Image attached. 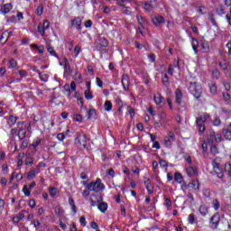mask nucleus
<instances>
[{"mask_svg":"<svg viewBox=\"0 0 231 231\" xmlns=\"http://www.w3.org/2000/svg\"><path fill=\"white\" fill-rule=\"evenodd\" d=\"M189 89L191 95L195 97V98H201V94L203 93V88H201V85L196 82H190Z\"/></svg>","mask_w":231,"mask_h":231,"instance_id":"obj_1","label":"nucleus"},{"mask_svg":"<svg viewBox=\"0 0 231 231\" xmlns=\"http://www.w3.org/2000/svg\"><path fill=\"white\" fill-rule=\"evenodd\" d=\"M104 189V184H102L100 179H97L96 182H91L88 186V190H92L94 192H100Z\"/></svg>","mask_w":231,"mask_h":231,"instance_id":"obj_2","label":"nucleus"},{"mask_svg":"<svg viewBox=\"0 0 231 231\" xmlns=\"http://www.w3.org/2000/svg\"><path fill=\"white\" fill-rule=\"evenodd\" d=\"M219 221H221V216L219 213H216L210 218V227L213 230H217V226H219Z\"/></svg>","mask_w":231,"mask_h":231,"instance_id":"obj_3","label":"nucleus"},{"mask_svg":"<svg viewBox=\"0 0 231 231\" xmlns=\"http://www.w3.org/2000/svg\"><path fill=\"white\" fill-rule=\"evenodd\" d=\"M222 136L221 134H216V132H211L208 136V143H218V142H221Z\"/></svg>","mask_w":231,"mask_h":231,"instance_id":"obj_4","label":"nucleus"},{"mask_svg":"<svg viewBox=\"0 0 231 231\" xmlns=\"http://www.w3.org/2000/svg\"><path fill=\"white\" fill-rule=\"evenodd\" d=\"M88 136L86 134H79L77 138L76 141L78 142V145L79 149H86L88 145Z\"/></svg>","mask_w":231,"mask_h":231,"instance_id":"obj_5","label":"nucleus"},{"mask_svg":"<svg viewBox=\"0 0 231 231\" xmlns=\"http://www.w3.org/2000/svg\"><path fill=\"white\" fill-rule=\"evenodd\" d=\"M154 26H162L165 23V18L160 14H157L152 18Z\"/></svg>","mask_w":231,"mask_h":231,"instance_id":"obj_6","label":"nucleus"},{"mask_svg":"<svg viewBox=\"0 0 231 231\" xmlns=\"http://www.w3.org/2000/svg\"><path fill=\"white\" fill-rule=\"evenodd\" d=\"M48 28H50V22L48 20H45L43 23H39L38 32L41 33V35H44Z\"/></svg>","mask_w":231,"mask_h":231,"instance_id":"obj_7","label":"nucleus"},{"mask_svg":"<svg viewBox=\"0 0 231 231\" xmlns=\"http://www.w3.org/2000/svg\"><path fill=\"white\" fill-rule=\"evenodd\" d=\"M206 121V116L197 118V125L199 126V133H205V125L203 123Z\"/></svg>","mask_w":231,"mask_h":231,"instance_id":"obj_8","label":"nucleus"},{"mask_svg":"<svg viewBox=\"0 0 231 231\" xmlns=\"http://www.w3.org/2000/svg\"><path fill=\"white\" fill-rule=\"evenodd\" d=\"M137 21H138V23L140 24L139 32L140 33H142V35H143V32L142 31V29L145 26V24H147V21L145 20L144 17H143L140 14H137Z\"/></svg>","mask_w":231,"mask_h":231,"instance_id":"obj_9","label":"nucleus"},{"mask_svg":"<svg viewBox=\"0 0 231 231\" xmlns=\"http://www.w3.org/2000/svg\"><path fill=\"white\" fill-rule=\"evenodd\" d=\"M121 82L124 89L125 91H129V86H130L129 76L124 74L121 79Z\"/></svg>","mask_w":231,"mask_h":231,"instance_id":"obj_10","label":"nucleus"},{"mask_svg":"<svg viewBox=\"0 0 231 231\" xmlns=\"http://www.w3.org/2000/svg\"><path fill=\"white\" fill-rule=\"evenodd\" d=\"M182 100H183V94L181 93V90L180 88H177L175 91V102L180 106Z\"/></svg>","mask_w":231,"mask_h":231,"instance_id":"obj_11","label":"nucleus"},{"mask_svg":"<svg viewBox=\"0 0 231 231\" xmlns=\"http://www.w3.org/2000/svg\"><path fill=\"white\" fill-rule=\"evenodd\" d=\"M145 188L148 191V194H152L154 192V187H152V184L151 183V179L146 178L144 180Z\"/></svg>","mask_w":231,"mask_h":231,"instance_id":"obj_12","label":"nucleus"},{"mask_svg":"<svg viewBox=\"0 0 231 231\" xmlns=\"http://www.w3.org/2000/svg\"><path fill=\"white\" fill-rule=\"evenodd\" d=\"M154 102L159 107H163V97L162 95L157 94L154 96Z\"/></svg>","mask_w":231,"mask_h":231,"instance_id":"obj_13","label":"nucleus"},{"mask_svg":"<svg viewBox=\"0 0 231 231\" xmlns=\"http://www.w3.org/2000/svg\"><path fill=\"white\" fill-rule=\"evenodd\" d=\"M186 172L189 178H192L193 176H198V171L194 169V167L189 166L186 169Z\"/></svg>","mask_w":231,"mask_h":231,"instance_id":"obj_14","label":"nucleus"},{"mask_svg":"<svg viewBox=\"0 0 231 231\" xmlns=\"http://www.w3.org/2000/svg\"><path fill=\"white\" fill-rule=\"evenodd\" d=\"M13 5L12 4H5L4 5H2L0 12L1 14H9L10 10H12Z\"/></svg>","mask_w":231,"mask_h":231,"instance_id":"obj_15","label":"nucleus"},{"mask_svg":"<svg viewBox=\"0 0 231 231\" xmlns=\"http://www.w3.org/2000/svg\"><path fill=\"white\" fill-rule=\"evenodd\" d=\"M82 24V20H80V18H75L72 21V26L74 28H76L77 30H81L82 28L80 27V25Z\"/></svg>","mask_w":231,"mask_h":231,"instance_id":"obj_16","label":"nucleus"},{"mask_svg":"<svg viewBox=\"0 0 231 231\" xmlns=\"http://www.w3.org/2000/svg\"><path fill=\"white\" fill-rule=\"evenodd\" d=\"M222 134L226 140H231V130L228 127L222 130Z\"/></svg>","mask_w":231,"mask_h":231,"instance_id":"obj_17","label":"nucleus"},{"mask_svg":"<svg viewBox=\"0 0 231 231\" xmlns=\"http://www.w3.org/2000/svg\"><path fill=\"white\" fill-rule=\"evenodd\" d=\"M199 211L201 214V216H207V214H208V208L205 205H202L199 207Z\"/></svg>","mask_w":231,"mask_h":231,"instance_id":"obj_18","label":"nucleus"},{"mask_svg":"<svg viewBox=\"0 0 231 231\" xmlns=\"http://www.w3.org/2000/svg\"><path fill=\"white\" fill-rule=\"evenodd\" d=\"M97 208L98 210H100V212H106V210H107V203L106 202H101L97 205Z\"/></svg>","mask_w":231,"mask_h":231,"instance_id":"obj_19","label":"nucleus"},{"mask_svg":"<svg viewBox=\"0 0 231 231\" xmlns=\"http://www.w3.org/2000/svg\"><path fill=\"white\" fill-rule=\"evenodd\" d=\"M25 165H33V157L30 153L26 154Z\"/></svg>","mask_w":231,"mask_h":231,"instance_id":"obj_20","label":"nucleus"},{"mask_svg":"<svg viewBox=\"0 0 231 231\" xmlns=\"http://www.w3.org/2000/svg\"><path fill=\"white\" fill-rule=\"evenodd\" d=\"M17 122V116H9L7 124L12 127L13 125H15Z\"/></svg>","mask_w":231,"mask_h":231,"instance_id":"obj_21","label":"nucleus"},{"mask_svg":"<svg viewBox=\"0 0 231 231\" xmlns=\"http://www.w3.org/2000/svg\"><path fill=\"white\" fill-rule=\"evenodd\" d=\"M191 46L195 53H198V47L199 46V42L196 39H192Z\"/></svg>","mask_w":231,"mask_h":231,"instance_id":"obj_22","label":"nucleus"},{"mask_svg":"<svg viewBox=\"0 0 231 231\" xmlns=\"http://www.w3.org/2000/svg\"><path fill=\"white\" fill-rule=\"evenodd\" d=\"M49 191H50V195L51 196V198H55V196H57V194H59V189H57V188L50 187Z\"/></svg>","mask_w":231,"mask_h":231,"instance_id":"obj_23","label":"nucleus"},{"mask_svg":"<svg viewBox=\"0 0 231 231\" xmlns=\"http://www.w3.org/2000/svg\"><path fill=\"white\" fill-rule=\"evenodd\" d=\"M202 50L206 51V53H208L210 51V45L208 44V42H202L201 43Z\"/></svg>","mask_w":231,"mask_h":231,"instance_id":"obj_24","label":"nucleus"},{"mask_svg":"<svg viewBox=\"0 0 231 231\" xmlns=\"http://www.w3.org/2000/svg\"><path fill=\"white\" fill-rule=\"evenodd\" d=\"M222 97H223L224 102H226L227 104H230V102H231V96H230V94H228L226 92H223L222 93Z\"/></svg>","mask_w":231,"mask_h":231,"instance_id":"obj_25","label":"nucleus"},{"mask_svg":"<svg viewBox=\"0 0 231 231\" xmlns=\"http://www.w3.org/2000/svg\"><path fill=\"white\" fill-rule=\"evenodd\" d=\"M209 89H210V93H212V95H217V87L216 86V84L211 83L209 85Z\"/></svg>","mask_w":231,"mask_h":231,"instance_id":"obj_26","label":"nucleus"},{"mask_svg":"<svg viewBox=\"0 0 231 231\" xmlns=\"http://www.w3.org/2000/svg\"><path fill=\"white\" fill-rule=\"evenodd\" d=\"M31 46L32 48H36V50H38V53H41V54L44 53V46L42 45L39 46L37 44H32Z\"/></svg>","mask_w":231,"mask_h":231,"instance_id":"obj_27","label":"nucleus"},{"mask_svg":"<svg viewBox=\"0 0 231 231\" xmlns=\"http://www.w3.org/2000/svg\"><path fill=\"white\" fill-rule=\"evenodd\" d=\"M174 180L177 181V183H181V181H183V176H181V173L176 172Z\"/></svg>","mask_w":231,"mask_h":231,"instance_id":"obj_28","label":"nucleus"},{"mask_svg":"<svg viewBox=\"0 0 231 231\" xmlns=\"http://www.w3.org/2000/svg\"><path fill=\"white\" fill-rule=\"evenodd\" d=\"M190 187H192V189L194 190H199V182L198 180H192L191 183H189Z\"/></svg>","mask_w":231,"mask_h":231,"instance_id":"obj_29","label":"nucleus"},{"mask_svg":"<svg viewBox=\"0 0 231 231\" xmlns=\"http://www.w3.org/2000/svg\"><path fill=\"white\" fill-rule=\"evenodd\" d=\"M143 9L145 10V12H152V10H154V5L151 4H144Z\"/></svg>","mask_w":231,"mask_h":231,"instance_id":"obj_30","label":"nucleus"},{"mask_svg":"<svg viewBox=\"0 0 231 231\" xmlns=\"http://www.w3.org/2000/svg\"><path fill=\"white\" fill-rule=\"evenodd\" d=\"M18 138L20 140H24V138H26V131L20 129L18 132Z\"/></svg>","mask_w":231,"mask_h":231,"instance_id":"obj_31","label":"nucleus"},{"mask_svg":"<svg viewBox=\"0 0 231 231\" xmlns=\"http://www.w3.org/2000/svg\"><path fill=\"white\" fill-rule=\"evenodd\" d=\"M104 107L106 111H111V109H113V104L111 103V101H106Z\"/></svg>","mask_w":231,"mask_h":231,"instance_id":"obj_32","label":"nucleus"},{"mask_svg":"<svg viewBox=\"0 0 231 231\" xmlns=\"http://www.w3.org/2000/svg\"><path fill=\"white\" fill-rule=\"evenodd\" d=\"M47 51H49V53L51 55H52L53 57H57V52H55V51H53V48H51L50 43H47Z\"/></svg>","mask_w":231,"mask_h":231,"instance_id":"obj_33","label":"nucleus"},{"mask_svg":"<svg viewBox=\"0 0 231 231\" xmlns=\"http://www.w3.org/2000/svg\"><path fill=\"white\" fill-rule=\"evenodd\" d=\"M85 98H87V100H91L93 98V94L90 89L85 91Z\"/></svg>","mask_w":231,"mask_h":231,"instance_id":"obj_34","label":"nucleus"},{"mask_svg":"<svg viewBox=\"0 0 231 231\" xmlns=\"http://www.w3.org/2000/svg\"><path fill=\"white\" fill-rule=\"evenodd\" d=\"M225 171L227 172L228 177L231 178V164L226 162L225 165Z\"/></svg>","mask_w":231,"mask_h":231,"instance_id":"obj_35","label":"nucleus"},{"mask_svg":"<svg viewBox=\"0 0 231 231\" xmlns=\"http://www.w3.org/2000/svg\"><path fill=\"white\" fill-rule=\"evenodd\" d=\"M213 205V208L215 210H219V207H221V204L219 203V201L217 199H214L212 202Z\"/></svg>","mask_w":231,"mask_h":231,"instance_id":"obj_36","label":"nucleus"},{"mask_svg":"<svg viewBox=\"0 0 231 231\" xmlns=\"http://www.w3.org/2000/svg\"><path fill=\"white\" fill-rule=\"evenodd\" d=\"M164 145L166 147H171V145H172V141H171V137L166 136L164 138Z\"/></svg>","mask_w":231,"mask_h":231,"instance_id":"obj_37","label":"nucleus"},{"mask_svg":"<svg viewBox=\"0 0 231 231\" xmlns=\"http://www.w3.org/2000/svg\"><path fill=\"white\" fill-rule=\"evenodd\" d=\"M65 73L69 74L71 73V69L69 68V62L67 59H65Z\"/></svg>","mask_w":231,"mask_h":231,"instance_id":"obj_38","label":"nucleus"},{"mask_svg":"<svg viewBox=\"0 0 231 231\" xmlns=\"http://www.w3.org/2000/svg\"><path fill=\"white\" fill-rule=\"evenodd\" d=\"M74 80L77 82H82V75L79 74V71H75Z\"/></svg>","mask_w":231,"mask_h":231,"instance_id":"obj_39","label":"nucleus"},{"mask_svg":"<svg viewBox=\"0 0 231 231\" xmlns=\"http://www.w3.org/2000/svg\"><path fill=\"white\" fill-rule=\"evenodd\" d=\"M16 66H17V61H16L15 60H14V59H11V60H9L8 68H9L10 69H12V68H15Z\"/></svg>","mask_w":231,"mask_h":231,"instance_id":"obj_40","label":"nucleus"},{"mask_svg":"<svg viewBox=\"0 0 231 231\" xmlns=\"http://www.w3.org/2000/svg\"><path fill=\"white\" fill-rule=\"evenodd\" d=\"M39 77L42 80V82H48V74H42L39 72Z\"/></svg>","mask_w":231,"mask_h":231,"instance_id":"obj_41","label":"nucleus"},{"mask_svg":"<svg viewBox=\"0 0 231 231\" xmlns=\"http://www.w3.org/2000/svg\"><path fill=\"white\" fill-rule=\"evenodd\" d=\"M33 178H35V170H31L28 172L27 180H33Z\"/></svg>","mask_w":231,"mask_h":231,"instance_id":"obj_42","label":"nucleus"},{"mask_svg":"<svg viewBox=\"0 0 231 231\" xmlns=\"http://www.w3.org/2000/svg\"><path fill=\"white\" fill-rule=\"evenodd\" d=\"M213 169L216 173L221 172V168L219 167V163L217 162H213Z\"/></svg>","mask_w":231,"mask_h":231,"instance_id":"obj_43","label":"nucleus"},{"mask_svg":"<svg viewBox=\"0 0 231 231\" xmlns=\"http://www.w3.org/2000/svg\"><path fill=\"white\" fill-rule=\"evenodd\" d=\"M37 15H42L44 14V7L42 5H39L36 9Z\"/></svg>","mask_w":231,"mask_h":231,"instance_id":"obj_44","label":"nucleus"},{"mask_svg":"<svg viewBox=\"0 0 231 231\" xmlns=\"http://www.w3.org/2000/svg\"><path fill=\"white\" fill-rule=\"evenodd\" d=\"M188 221L189 223H190V225H194V222L196 221V217L194 216V214H189Z\"/></svg>","mask_w":231,"mask_h":231,"instance_id":"obj_45","label":"nucleus"},{"mask_svg":"<svg viewBox=\"0 0 231 231\" xmlns=\"http://www.w3.org/2000/svg\"><path fill=\"white\" fill-rule=\"evenodd\" d=\"M162 84L169 86V76L167 74H164L162 77Z\"/></svg>","mask_w":231,"mask_h":231,"instance_id":"obj_46","label":"nucleus"},{"mask_svg":"<svg viewBox=\"0 0 231 231\" xmlns=\"http://www.w3.org/2000/svg\"><path fill=\"white\" fill-rule=\"evenodd\" d=\"M23 192L25 196H30L31 194V191L28 189V186L27 185H24L23 188Z\"/></svg>","mask_w":231,"mask_h":231,"instance_id":"obj_47","label":"nucleus"},{"mask_svg":"<svg viewBox=\"0 0 231 231\" xmlns=\"http://www.w3.org/2000/svg\"><path fill=\"white\" fill-rule=\"evenodd\" d=\"M126 111L128 112V115H130V116H134V109H133V107H131V106H126Z\"/></svg>","mask_w":231,"mask_h":231,"instance_id":"obj_48","label":"nucleus"},{"mask_svg":"<svg viewBox=\"0 0 231 231\" xmlns=\"http://www.w3.org/2000/svg\"><path fill=\"white\" fill-rule=\"evenodd\" d=\"M106 174H108V176H111L112 178H115V170H113V168H110L106 171Z\"/></svg>","mask_w":231,"mask_h":231,"instance_id":"obj_49","label":"nucleus"},{"mask_svg":"<svg viewBox=\"0 0 231 231\" xmlns=\"http://www.w3.org/2000/svg\"><path fill=\"white\" fill-rule=\"evenodd\" d=\"M223 86H224L226 91H230V88H231L230 83L224 81Z\"/></svg>","mask_w":231,"mask_h":231,"instance_id":"obj_50","label":"nucleus"},{"mask_svg":"<svg viewBox=\"0 0 231 231\" xmlns=\"http://www.w3.org/2000/svg\"><path fill=\"white\" fill-rule=\"evenodd\" d=\"M168 73L169 75H174V66L172 65H170L169 68H168Z\"/></svg>","mask_w":231,"mask_h":231,"instance_id":"obj_51","label":"nucleus"},{"mask_svg":"<svg viewBox=\"0 0 231 231\" xmlns=\"http://www.w3.org/2000/svg\"><path fill=\"white\" fill-rule=\"evenodd\" d=\"M40 144H41V139H36V141L32 143V147H34L35 149L36 147H39Z\"/></svg>","mask_w":231,"mask_h":231,"instance_id":"obj_52","label":"nucleus"},{"mask_svg":"<svg viewBox=\"0 0 231 231\" xmlns=\"http://www.w3.org/2000/svg\"><path fill=\"white\" fill-rule=\"evenodd\" d=\"M95 115H97V110L91 108L88 111V116H95Z\"/></svg>","mask_w":231,"mask_h":231,"instance_id":"obj_53","label":"nucleus"},{"mask_svg":"<svg viewBox=\"0 0 231 231\" xmlns=\"http://www.w3.org/2000/svg\"><path fill=\"white\" fill-rule=\"evenodd\" d=\"M26 147H28V141H27V140H23V141L22 142L21 148H22V149H26Z\"/></svg>","mask_w":231,"mask_h":231,"instance_id":"obj_54","label":"nucleus"},{"mask_svg":"<svg viewBox=\"0 0 231 231\" xmlns=\"http://www.w3.org/2000/svg\"><path fill=\"white\" fill-rule=\"evenodd\" d=\"M214 125H219L221 124V119L219 117H216L213 121Z\"/></svg>","mask_w":231,"mask_h":231,"instance_id":"obj_55","label":"nucleus"},{"mask_svg":"<svg viewBox=\"0 0 231 231\" xmlns=\"http://www.w3.org/2000/svg\"><path fill=\"white\" fill-rule=\"evenodd\" d=\"M5 73H6V69L5 67L0 68V77H5Z\"/></svg>","mask_w":231,"mask_h":231,"instance_id":"obj_56","label":"nucleus"},{"mask_svg":"<svg viewBox=\"0 0 231 231\" xmlns=\"http://www.w3.org/2000/svg\"><path fill=\"white\" fill-rule=\"evenodd\" d=\"M132 171H133L134 174H140V169L136 166H134L132 168Z\"/></svg>","mask_w":231,"mask_h":231,"instance_id":"obj_57","label":"nucleus"},{"mask_svg":"<svg viewBox=\"0 0 231 231\" xmlns=\"http://www.w3.org/2000/svg\"><path fill=\"white\" fill-rule=\"evenodd\" d=\"M74 53H75V55H79V53H80V46L77 45L74 48Z\"/></svg>","mask_w":231,"mask_h":231,"instance_id":"obj_58","label":"nucleus"},{"mask_svg":"<svg viewBox=\"0 0 231 231\" xmlns=\"http://www.w3.org/2000/svg\"><path fill=\"white\" fill-rule=\"evenodd\" d=\"M35 200L34 199H31L29 201V207H31V208H35Z\"/></svg>","mask_w":231,"mask_h":231,"instance_id":"obj_59","label":"nucleus"},{"mask_svg":"<svg viewBox=\"0 0 231 231\" xmlns=\"http://www.w3.org/2000/svg\"><path fill=\"white\" fill-rule=\"evenodd\" d=\"M57 138L58 140H60V142H62V140H64L66 136L64 135V134H58Z\"/></svg>","mask_w":231,"mask_h":231,"instance_id":"obj_60","label":"nucleus"},{"mask_svg":"<svg viewBox=\"0 0 231 231\" xmlns=\"http://www.w3.org/2000/svg\"><path fill=\"white\" fill-rule=\"evenodd\" d=\"M159 163L161 167H167V162L165 160H160Z\"/></svg>","mask_w":231,"mask_h":231,"instance_id":"obj_61","label":"nucleus"},{"mask_svg":"<svg viewBox=\"0 0 231 231\" xmlns=\"http://www.w3.org/2000/svg\"><path fill=\"white\" fill-rule=\"evenodd\" d=\"M79 223H80V225H83V226H86V217H81L79 219Z\"/></svg>","mask_w":231,"mask_h":231,"instance_id":"obj_62","label":"nucleus"},{"mask_svg":"<svg viewBox=\"0 0 231 231\" xmlns=\"http://www.w3.org/2000/svg\"><path fill=\"white\" fill-rule=\"evenodd\" d=\"M138 131H143V124L138 123L136 125Z\"/></svg>","mask_w":231,"mask_h":231,"instance_id":"obj_63","label":"nucleus"},{"mask_svg":"<svg viewBox=\"0 0 231 231\" xmlns=\"http://www.w3.org/2000/svg\"><path fill=\"white\" fill-rule=\"evenodd\" d=\"M19 75L21 77H27V73H26V70H19Z\"/></svg>","mask_w":231,"mask_h":231,"instance_id":"obj_64","label":"nucleus"}]
</instances>
